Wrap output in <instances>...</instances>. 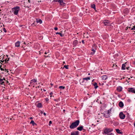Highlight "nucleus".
<instances>
[{
    "label": "nucleus",
    "mask_w": 135,
    "mask_h": 135,
    "mask_svg": "<svg viewBox=\"0 0 135 135\" xmlns=\"http://www.w3.org/2000/svg\"><path fill=\"white\" fill-rule=\"evenodd\" d=\"M116 132L119 134H122V133L120 131V130L118 129H116Z\"/></svg>",
    "instance_id": "4be33fe9"
},
{
    "label": "nucleus",
    "mask_w": 135,
    "mask_h": 135,
    "mask_svg": "<svg viewBox=\"0 0 135 135\" xmlns=\"http://www.w3.org/2000/svg\"><path fill=\"white\" fill-rule=\"evenodd\" d=\"M90 73H89L88 74V75H90Z\"/></svg>",
    "instance_id": "bf43d9fd"
},
{
    "label": "nucleus",
    "mask_w": 135,
    "mask_h": 135,
    "mask_svg": "<svg viewBox=\"0 0 135 135\" xmlns=\"http://www.w3.org/2000/svg\"><path fill=\"white\" fill-rule=\"evenodd\" d=\"M102 79L103 80H105L107 78V76L106 75H104L102 76Z\"/></svg>",
    "instance_id": "aec40b11"
},
{
    "label": "nucleus",
    "mask_w": 135,
    "mask_h": 135,
    "mask_svg": "<svg viewBox=\"0 0 135 135\" xmlns=\"http://www.w3.org/2000/svg\"><path fill=\"white\" fill-rule=\"evenodd\" d=\"M3 31L5 32H6V29L4 28L3 29Z\"/></svg>",
    "instance_id": "72a5a7b5"
},
{
    "label": "nucleus",
    "mask_w": 135,
    "mask_h": 135,
    "mask_svg": "<svg viewBox=\"0 0 135 135\" xmlns=\"http://www.w3.org/2000/svg\"><path fill=\"white\" fill-rule=\"evenodd\" d=\"M9 58H8L7 59L6 58L4 60L5 62L4 63H5L7 61H8L9 60Z\"/></svg>",
    "instance_id": "c756f323"
},
{
    "label": "nucleus",
    "mask_w": 135,
    "mask_h": 135,
    "mask_svg": "<svg viewBox=\"0 0 135 135\" xmlns=\"http://www.w3.org/2000/svg\"><path fill=\"white\" fill-rule=\"evenodd\" d=\"M119 105L120 107L122 108L123 107L124 104L122 102L120 101L119 103Z\"/></svg>",
    "instance_id": "ddd939ff"
},
{
    "label": "nucleus",
    "mask_w": 135,
    "mask_h": 135,
    "mask_svg": "<svg viewBox=\"0 0 135 135\" xmlns=\"http://www.w3.org/2000/svg\"><path fill=\"white\" fill-rule=\"evenodd\" d=\"M37 106L39 108H40L42 107V105L41 103H39L37 104Z\"/></svg>",
    "instance_id": "6ab92c4d"
},
{
    "label": "nucleus",
    "mask_w": 135,
    "mask_h": 135,
    "mask_svg": "<svg viewBox=\"0 0 135 135\" xmlns=\"http://www.w3.org/2000/svg\"><path fill=\"white\" fill-rule=\"evenodd\" d=\"M134 30V28L133 27L131 28V30Z\"/></svg>",
    "instance_id": "a18cd8bd"
},
{
    "label": "nucleus",
    "mask_w": 135,
    "mask_h": 135,
    "mask_svg": "<svg viewBox=\"0 0 135 135\" xmlns=\"http://www.w3.org/2000/svg\"><path fill=\"white\" fill-rule=\"evenodd\" d=\"M117 89L118 91L120 92L122 90V88L121 86H119L117 88Z\"/></svg>",
    "instance_id": "4468645a"
},
{
    "label": "nucleus",
    "mask_w": 135,
    "mask_h": 135,
    "mask_svg": "<svg viewBox=\"0 0 135 135\" xmlns=\"http://www.w3.org/2000/svg\"><path fill=\"white\" fill-rule=\"evenodd\" d=\"M78 44V41L77 40H75L73 42V44L74 46H75Z\"/></svg>",
    "instance_id": "dca6fc26"
},
{
    "label": "nucleus",
    "mask_w": 135,
    "mask_h": 135,
    "mask_svg": "<svg viewBox=\"0 0 135 135\" xmlns=\"http://www.w3.org/2000/svg\"><path fill=\"white\" fill-rule=\"evenodd\" d=\"M44 114L45 116H46V113H44Z\"/></svg>",
    "instance_id": "49530a36"
},
{
    "label": "nucleus",
    "mask_w": 135,
    "mask_h": 135,
    "mask_svg": "<svg viewBox=\"0 0 135 135\" xmlns=\"http://www.w3.org/2000/svg\"><path fill=\"white\" fill-rule=\"evenodd\" d=\"M90 77H88L87 78H83V79H84V80H90Z\"/></svg>",
    "instance_id": "cd10ccee"
},
{
    "label": "nucleus",
    "mask_w": 135,
    "mask_h": 135,
    "mask_svg": "<svg viewBox=\"0 0 135 135\" xmlns=\"http://www.w3.org/2000/svg\"><path fill=\"white\" fill-rule=\"evenodd\" d=\"M44 56L45 57H46L47 56Z\"/></svg>",
    "instance_id": "338daca9"
},
{
    "label": "nucleus",
    "mask_w": 135,
    "mask_h": 135,
    "mask_svg": "<svg viewBox=\"0 0 135 135\" xmlns=\"http://www.w3.org/2000/svg\"><path fill=\"white\" fill-rule=\"evenodd\" d=\"M62 32H61L60 33L57 32L56 33V34H58L60 35V36H61L62 37L63 36V35H62Z\"/></svg>",
    "instance_id": "a878e982"
},
{
    "label": "nucleus",
    "mask_w": 135,
    "mask_h": 135,
    "mask_svg": "<svg viewBox=\"0 0 135 135\" xmlns=\"http://www.w3.org/2000/svg\"><path fill=\"white\" fill-rule=\"evenodd\" d=\"M43 90L45 91H46V90L44 89H43Z\"/></svg>",
    "instance_id": "6e6d98bb"
},
{
    "label": "nucleus",
    "mask_w": 135,
    "mask_h": 135,
    "mask_svg": "<svg viewBox=\"0 0 135 135\" xmlns=\"http://www.w3.org/2000/svg\"><path fill=\"white\" fill-rule=\"evenodd\" d=\"M133 28L134 29V30H135V26H133Z\"/></svg>",
    "instance_id": "3c124183"
},
{
    "label": "nucleus",
    "mask_w": 135,
    "mask_h": 135,
    "mask_svg": "<svg viewBox=\"0 0 135 135\" xmlns=\"http://www.w3.org/2000/svg\"><path fill=\"white\" fill-rule=\"evenodd\" d=\"M110 132H109V133L107 134V135H109L111 134H112V133H111Z\"/></svg>",
    "instance_id": "ea45409f"
},
{
    "label": "nucleus",
    "mask_w": 135,
    "mask_h": 135,
    "mask_svg": "<svg viewBox=\"0 0 135 135\" xmlns=\"http://www.w3.org/2000/svg\"><path fill=\"white\" fill-rule=\"evenodd\" d=\"M84 80H84V79H83V80H82V84H83V83L84 82Z\"/></svg>",
    "instance_id": "a19ab883"
},
{
    "label": "nucleus",
    "mask_w": 135,
    "mask_h": 135,
    "mask_svg": "<svg viewBox=\"0 0 135 135\" xmlns=\"http://www.w3.org/2000/svg\"><path fill=\"white\" fill-rule=\"evenodd\" d=\"M33 119V118L32 117H31L30 118V119Z\"/></svg>",
    "instance_id": "603ef678"
},
{
    "label": "nucleus",
    "mask_w": 135,
    "mask_h": 135,
    "mask_svg": "<svg viewBox=\"0 0 135 135\" xmlns=\"http://www.w3.org/2000/svg\"><path fill=\"white\" fill-rule=\"evenodd\" d=\"M119 116L120 119H124L125 117V115L122 112H121L119 114Z\"/></svg>",
    "instance_id": "39448f33"
},
{
    "label": "nucleus",
    "mask_w": 135,
    "mask_h": 135,
    "mask_svg": "<svg viewBox=\"0 0 135 135\" xmlns=\"http://www.w3.org/2000/svg\"><path fill=\"white\" fill-rule=\"evenodd\" d=\"M115 65L116 66H117V65H116L115 64V65L113 64V66H112V67H114Z\"/></svg>",
    "instance_id": "c03bdc74"
},
{
    "label": "nucleus",
    "mask_w": 135,
    "mask_h": 135,
    "mask_svg": "<svg viewBox=\"0 0 135 135\" xmlns=\"http://www.w3.org/2000/svg\"><path fill=\"white\" fill-rule=\"evenodd\" d=\"M30 124H32L33 126H34L35 125H36V124L34 122V121L32 120L30 122Z\"/></svg>",
    "instance_id": "bb28decb"
},
{
    "label": "nucleus",
    "mask_w": 135,
    "mask_h": 135,
    "mask_svg": "<svg viewBox=\"0 0 135 135\" xmlns=\"http://www.w3.org/2000/svg\"><path fill=\"white\" fill-rule=\"evenodd\" d=\"M59 88L61 89H64L65 88V87L63 86H60L59 87Z\"/></svg>",
    "instance_id": "7c9ffc66"
},
{
    "label": "nucleus",
    "mask_w": 135,
    "mask_h": 135,
    "mask_svg": "<svg viewBox=\"0 0 135 135\" xmlns=\"http://www.w3.org/2000/svg\"><path fill=\"white\" fill-rule=\"evenodd\" d=\"M109 111V110H108L107 112H105L104 114V116L107 118L109 117L110 116Z\"/></svg>",
    "instance_id": "20e7f679"
},
{
    "label": "nucleus",
    "mask_w": 135,
    "mask_h": 135,
    "mask_svg": "<svg viewBox=\"0 0 135 135\" xmlns=\"http://www.w3.org/2000/svg\"><path fill=\"white\" fill-rule=\"evenodd\" d=\"M87 10H88L87 9H86L85 12H86V13H87Z\"/></svg>",
    "instance_id": "de8ad7c7"
},
{
    "label": "nucleus",
    "mask_w": 135,
    "mask_h": 135,
    "mask_svg": "<svg viewBox=\"0 0 135 135\" xmlns=\"http://www.w3.org/2000/svg\"><path fill=\"white\" fill-rule=\"evenodd\" d=\"M110 21L108 20H105L104 21L102 22L103 24H104L105 26H109L110 24Z\"/></svg>",
    "instance_id": "423d86ee"
},
{
    "label": "nucleus",
    "mask_w": 135,
    "mask_h": 135,
    "mask_svg": "<svg viewBox=\"0 0 135 135\" xmlns=\"http://www.w3.org/2000/svg\"><path fill=\"white\" fill-rule=\"evenodd\" d=\"M41 113H43V112H41Z\"/></svg>",
    "instance_id": "0e129e2a"
},
{
    "label": "nucleus",
    "mask_w": 135,
    "mask_h": 135,
    "mask_svg": "<svg viewBox=\"0 0 135 135\" xmlns=\"http://www.w3.org/2000/svg\"><path fill=\"white\" fill-rule=\"evenodd\" d=\"M36 81H37L35 79H33L32 80H31V81H30V84H32L33 83V82H36Z\"/></svg>",
    "instance_id": "2eb2a0df"
},
{
    "label": "nucleus",
    "mask_w": 135,
    "mask_h": 135,
    "mask_svg": "<svg viewBox=\"0 0 135 135\" xmlns=\"http://www.w3.org/2000/svg\"><path fill=\"white\" fill-rule=\"evenodd\" d=\"M6 71L7 72H8V71L7 70H6V69H5V72Z\"/></svg>",
    "instance_id": "37998d69"
},
{
    "label": "nucleus",
    "mask_w": 135,
    "mask_h": 135,
    "mask_svg": "<svg viewBox=\"0 0 135 135\" xmlns=\"http://www.w3.org/2000/svg\"><path fill=\"white\" fill-rule=\"evenodd\" d=\"M28 2L29 3H30V0H28Z\"/></svg>",
    "instance_id": "5fc2aeb1"
},
{
    "label": "nucleus",
    "mask_w": 135,
    "mask_h": 135,
    "mask_svg": "<svg viewBox=\"0 0 135 135\" xmlns=\"http://www.w3.org/2000/svg\"><path fill=\"white\" fill-rule=\"evenodd\" d=\"M94 88L95 89H96L98 87V86L97 85V83H95L94 84Z\"/></svg>",
    "instance_id": "b1692460"
},
{
    "label": "nucleus",
    "mask_w": 135,
    "mask_h": 135,
    "mask_svg": "<svg viewBox=\"0 0 135 135\" xmlns=\"http://www.w3.org/2000/svg\"><path fill=\"white\" fill-rule=\"evenodd\" d=\"M45 100H46V101H48L49 100V99L47 98H45Z\"/></svg>",
    "instance_id": "4c0bfd02"
},
{
    "label": "nucleus",
    "mask_w": 135,
    "mask_h": 135,
    "mask_svg": "<svg viewBox=\"0 0 135 135\" xmlns=\"http://www.w3.org/2000/svg\"><path fill=\"white\" fill-rule=\"evenodd\" d=\"M79 120H77L75 122H73L69 126L70 128L72 129L76 128L79 125Z\"/></svg>",
    "instance_id": "f257e3e1"
},
{
    "label": "nucleus",
    "mask_w": 135,
    "mask_h": 135,
    "mask_svg": "<svg viewBox=\"0 0 135 135\" xmlns=\"http://www.w3.org/2000/svg\"><path fill=\"white\" fill-rule=\"evenodd\" d=\"M129 67H128L126 68V69H127L128 70H129Z\"/></svg>",
    "instance_id": "09e8293b"
},
{
    "label": "nucleus",
    "mask_w": 135,
    "mask_h": 135,
    "mask_svg": "<svg viewBox=\"0 0 135 135\" xmlns=\"http://www.w3.org/2000/svg\"><path fill=\"white\" fill-rule=\"evenodd\" d=\"M123 12L125 14L128 13L129 12V10L128 9L126 8L124 9L123 11Z\"/></svg>",
    "instance_id": "f8f14e48"
},
{
    "label": "nucleus",
    "mask_w": 135,
    "mask_h": 135,
    "mask_svg": "<svg viewBox=\"0 0 135 135\" xmlns=\"http://www.w3.org/2000/svg\"><path fill=\"white\" fill-rule=\"evenodd\" d=\"M109 135H114L113 134H111Z\"/></svg>",
    "instance_id": "864d4df0"
},
{
    "label": "nucleus",
    "mask_w": 135,
    "mask_h": 135,
    "mask_svg": "<svg viewBox=\"0 0 135 135\" xmlns=\"http://www.w3.org/2000/svg\"><path fill=\"white\" fill-rule=\"evenodd\" d=\"M57 1L60 3V5L63 6H65V3L63 2L62 0H58Z\"/></svg>",
    "instance_id": "6e6552de"
},
{
    "label": "nucleus",
    "mask_w": 135,
    "mask_h": 135,
    "mask_svg": "<svg viewBox=\"0 0 135 135\" xmlns=\"http://www.w3.org/2000/svg\"><path fill=\"white\" fill-rule=\"evenodd\" d=\"M83 126H81L80 127H79L77 128V129L79 131H81L82 130H85H85L84 129H83Z\"/></svg>",
    "instance_id": "9b49d317"
},
{
    "label": "nucleus",
    "mask_w": 135,
    "mask_h": 135,
    "mask_svg": "<svg viewBox=\"0 0 135 135\" xmlns=\"http://www.w3.org/2000/svg\"><path fill=\"white\" fill-rule=\"evenodd\" d=\"M54 30H58V28L57 27H55L54 28Z\"/></svg>",
    "instance_id": "58836bf2"
},
{
    "label": "nucleus",
    "mask_w": 135,
    "mask_h": 135,
    "mask_svg": "<svg viewBox=\"0 0 135 135\" xmlns=\"http://www.w3.org/2000/svg\"><path fill=\"white\" fill-rule=\"evenodd\" d=\"M0 61L2 62V63H3L4 62V60L3 59V58L2 59V60H1Z\"/></svg>",
    "instance_id": "473e14b6"
},
{
    "label": "nucleus",
    "mask_w": 135,
    "mask_h": 135,
    "mask_svg": "<svg viewBox=\"0 0 135 135\" xmlns=\"http://www.w3.org/2000/svg\"><path fill=\"white\" fill-rule=\"evenodd\" d=\"M20 42L18 41L15 44V46L17 47H19L20 46Z\"/></svg>",
    "instance_id": "f3484780"
},
{
    "label": "nucleus",
    "mask_w": 135,
    "mask_h": 135,
    "mask_svg": "<svg viewBox=\"0 0 135 135\" xmlns=\"http://www.w3.org/2000/svg\"><path fill=\"white\" fill-rule=\"evenodd\" d=\"M20 9L19 7L16 6L12 8V11L15 15H17L18 14V11Z\"/></svg>",
    "instance_id": "f03ea898"
},
{
    "label": "nucleus",
    "mask_w": 135,
    "mask_h": 135,
    "mask_svg": "<svg viewBox=\"0 0 135 135\" xmlns=\"http://www.w3.org/2000/svg\"><path fill=\"white\" fill-rule=\"evenodd\" d=\"M109 110V113H110V112L111 111V109H110Z\"/></svg>",
    "instance_id": "8fccbe9b"
},
{
    "label": "nucleus",
    "mask_w": 135,
    "mask_h": 135,
    "mask_svg": "<svg viewBox=\"0 0 135 135\" xmlns=\"http://www.w3.org/2000/svg\"><path fill=\"white\" fill-rule=\"evenodd\" d=\"M1 67H2V65H1L0 66V68L1 70L2 71H4V69H3L2 68H1Z\"/></svg>",
    "instance_id": "f704fd0d"
},
{
    "label": "nucleus",
    "mask_w": 135,
    "mask_h": 135,
    "mask_svg": "<svg viewBox=\"0 0 135 135\" xmlns=\"http://www.w3.org/2000/svg\"><path fill=\"white\" fill-rule=\"evenodd\" d=\"M82 42L83 44H84V40H82Z\"/></svg>",
    "instance_id": "79ce46f5"
},
{
    "label": "nucleus",
    "mask_w": 135,
    "mask_h": 135,
    "mask_svg": "<svg viewBox=\"0 0 135 135\" xmlns=\"http://www.w3.org/2000/svg\"><path fill=\"white\" fill-rule=\"evenodd\" d=\"M52 124V121L50 120L49 122V125L50 126V124Z\"/></svg>",
    "instance_id": "c9c22d12"
},
{
    "label": "nucleus",
    "mask_w": 135,
    "mask_h": 135,
    "mask_svg": "<svg viewBox=\"0 0 135 135\" xmlns=\"http://www.w3.org/2000/svg\"><path fill=\"white\" fill-rule=\"evenodd\" d=\"M37 23H39L41 24L42 22V21L40 19L39 20H37Z\"/></svg>",
    "instance_id": "c85d7f7f"
},
{
    "label": "nucleus",
    "mask_w": 135,
    "mask_h": 135,
    "mask_svg": "<svg viewBox=\"0 0 135 135\" xmlns=\"http://www.w3.org/2000/svg\"><path fill=\"white\" fill-rule=\"evenodd\" d=\"M91 8H93L95 10V11L96 12L97 11V10H96L95 5V4H91Z\"/></svg>",
    "instance_id": "a211bd4d"
},
{
    "label": "nucleus",
    "mask_w": 135,
    "mask_h": 135,
    "mask_svg": "<svg viewBox=\"0 0 135 135\" xmlns=\"http://www.w3.org/2000/svg\"><path fill=\"white\" fill-rule=\"evenodd\" d=\"M24 44H26V43H25V42H24Z\"/></svg>",
    "instance_id": "e2e57ef3"
},
{
    "label": "nucleus",
    "mask_w": 135,
    "mask_h": 135,
    "mask_svg": "<svg viewBox=\"0 0 135 135\" xmlns=\"http://www.w3.org/2000/svg\"><path fill=\"white\" fill-rule=\"evenodd\" d=\"M12 118H10V119L11 120H12Z\"/></svg>",
    "instance_id": "13d9d810"
},
{
    "label": "nucleus",
    "mask_w": 135,
    "mask_h": 135,
    "mask_svg": "<svg viewBox=\"0 0 135 135\" xmlns=\"http://www.w3.org/2000/svg\"><path fill=\"white\" fill-rule=\"evenodd\" d=\"M53 94V93L52 92H51L50 93V97H51L52 96V95Z\"/></svg>",
    "instance_id": "e433bc0d"
},
{
    "label": "nucleus",
    "mask_w": 135,
    "mask_h": 135,
    "mask_svg": "<svg viewBox=\"0 0 135 135\" xmlns=\"http://www.w3.org/2000/svg\"><path fill=\"white\" fill-rule=\"evenodd\" d=\"M3 80H5L4 78L3 79L0 78V84H1V85H4V82L3 81Z\"/></svg>",
    "instance_id": "9d476101"
},
{
    "label": "nucleus",
    "mask_w": 135,
    "mask_h": 135,
    "mask_svg": "<svg viewBox=\"0 0 135 135\" xmlns=\"http://www.w3.org/2000/svg\"><path fill=\"white\" fill-rule=\"evenodd\" d=\"M79 134V131H76L71 132V135H78Z\"/></svg>",
    "instance_id": "1a4fd4ad"
},
{
    "label": "nucleus",
    "mask_w": 135,
    "mask_h": 135,
    "mask_svg": "<svg viewBox=\"0 0 135 135\" xmlns=\"http://www.w3.org/2000/svg\"><path fill=\"white\" fill-rule=\"evenodd\" d=\"M128 90L129 92L135 93V89H134L133 88H129L128 89Z\"/></svg>",
    "instance_id": "0eeeda50"
},
{
    "label": "nucleus",
    "mask_w": 135,
    "mask_h": 135,
    "mask_svg": "<svg viewBox=\"0 0 135 135\" xmlns=\"http://www.w3.org/2000/svg\"><path fill=\"white\" fill-rule=\"evenodd\" d=\"M128 80H129V79H130V78H128Z\"/></svg>",
    "instance_id": "052dcab7"
},
{
    "label": "nucleus",
    "mask_w": 135,
    "mask_h": 135,
    "mask_svg": "<svg viewBox=\"0 0 135 135\" xmlns=\"http://www.w3.org/2000/svg\"><path fill=\"white\" fill-rule=\"evenodd\" d=\"M68 65H64V67L66 69H68Z\"/></svg>",
    "instance_id": "2f4dec72"
},
{
    "label": "nucleus",
    "mask_w": 135,
    "mask_h": 135,
    "mask_svg": "<svg viewBox=\"0 0 135 135\" xmlns=\"http://www.w3.org/2000/svg\"><path fill=\"white\" fill-rule=\"evenodd\" d=\"M96 50L95 49H93L92 48H91V50L92 51H93L92 52H91V54H90L91 55H93L94 53H95V50Z\"/></svg>",
    "instance_id": "412c9836"
},
{
    "label": "nucleus",
    "mask_w": 135,
    "mask_h": 135,
    "mask_svg": "<svg viewBox=\"0 0 135 135\" xmlns=\"http://www.w3.org/2000/svg\"><path fill=\"white\" fill-rule=\"evenodd\" d=\"M93 49H94L96 50L97 46L95 44H94L92 46V48Z\"/></svg>",
    "instance_id": "393cba45"
},
{
    "label": "nucleus",
    "mask_w": 135,
    "mask_h": 135,
    "mask_svg": "<svg viewBox=\"0 0 135 135\" xmlns=\"http://www.w3.org/2000/svg\"><path fill=\"white\" fill-rule=\"evenodd\" d=\"M129 28H131L130 27H129Z\"/></svg>",
    "instance_id": "774afa93"
},
{
    "label": "nucleus",
    "mask_w": 135,
    "mask_h": 135,
    "mask_svg": "<svg viewBox=\"0 0 135 135\" xmlns=\"http://www.w3.org/2000/svg\"><path fill=\"white\" fill-rule=\"evenodd\" d=\"M126 65L125 64H123L122 65V70H125V69Z\"/></svg>",
    "instance_id": "5701e85b"
},
{
    "label": "nucleus",
    "mask_w": 135,
    "mask_h": 135,
    "mask_svg": "<svg viewBox=\"0 0 135 135\" xmlns=\"http://www.w3.org/2000/svg\"><path fill=\"white\" fill-rule=\"evenodd\" d=\"M113 131V129L111 128H108L105 129L104 131V132L105 134H107L109 132H111Z\"/></svg>",
    "instance_id": "7ed1b4c3"
},
{
    "label": "nucleus",
    "mask_w": 135,
    "mask_h": 135,
    "mask_svg": "<svg viewBox=\"0 0 135 135\" xmlns=\"http://www.w3.org/2000/svg\"><path fill=\"white\" fill-rule=\"evenodd\" d=\"M51 85L52 86V85H53V84H52V83H51Z\"/></svg>",
    "instance_id": "4d7b16f0"
},
{
    "label": "nucleus",
    "mask_w": 135,
    "mask_h": 135,
    "mask_svg": "<svg viewBox=\"0 0 135 135\" xmlns=\"http://www.w3.org/2000/svg\"><path fill=\"white\" fill-rule=\"evenodd\" d=\"M45 54H47V53H46V52H45Z\"/></svg>",
    "instance_id": "680f3d73"
},
{
    "label": "nucleus",
    "mask_w": 135,
    "mask_h": 135,
    "mask_svg": "<svg viewBox=\"0 0 135 135\" xmlns=\"http://www.w3.org/2000/svg\"><path fill=\"white\" fill-rule=\"evenodd\" d=\"M63 111H65V110H63Z\"/></svg>",
    "instance_id": "69168bd1"
}]
</instances>
